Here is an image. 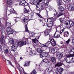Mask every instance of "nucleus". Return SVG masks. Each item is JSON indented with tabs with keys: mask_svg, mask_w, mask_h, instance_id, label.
Here are the masks:
<instances>
[{
	"mask_svg": "<svg viewBox=\"0 0 74 74\" xmlns=\"http://www.w3.org/2000/svg\"><path fill=\"white\" fill-rule=\"evenodd\" d=\"M40 37H38V38H36L34 39H33V41L34 42V44L35 46L34 47L35 48H36L37 47H40L41 45H42V47H48V45L50 44V43L51 45L53 47H55L56 45V41L53 39H52L50 41H48L45 44H41V43L39 42L38 43V40Z\"/></svg>",
	"mask_w": 74,
	"mask_h": 74,
	"instance_id": "1",
	"label": "nucleus"
},
{
	"mask_svg": "<svg viewBox=\"0 0 74 74\" xmlns=\"http://www.w3.org/2000/svg\"><path fill=\"white\" fill-rule=\"evenodd\" d=\"M58 4V11L59 12V14L57 16L58 18L61 15H63L64 14V8L62 6H60V5H62V0H57Z\"/></svg>",
	"mask_w": 74,
	"mask_h": 74,
	"instance_id": "2",
	"label": "nucleus"
},
{
	"mask_svg": "<svg viewBox=\"0 0 74 74\" xmlns=\"http://www.w3.org/2000/svg\"><path fill=\"white\" fill-rule=\"evenodd\" d=\"M55 28H56V32L54 34V38H59L60 37V34H61L64 31V29H65L63 28L60 31H58L57 30V29H59V27H57L56 26H54Z\"/></svg>",
	"mask_w": 74,
	"mask_h": 74,
	"instance_id": "3",
	"label": "nucleus"
},
{
	"mask_svg": "<svg viewBox=\"0 0 74 74\" xmlns=\"http://www.w3.org/2000/svg\"><path fill=\"white\" fill-rule=\"evenodd\" d=\"M49 21V23H47V26L49 27H51L53 25L54 21H55V18H49L47 19V22Z\"/></svg>",
	"mask_w": 74,
	"mask_h": 74,
	"instance_id": "4",
	"label": "nucleus"
},
{
	"mask_svg": "<svg viewBox=\"0 0 74 74\" xmlns=\"http://www.w3.org/2000/svg\"><path fill=\"white\" fill-rule=\"evenodd\" d=\"M50 60L47 59H44L41 63L42 65H45L46 66H48V64H49Z\"/></svg>",
	"mask_w": 74,
	"mask_h": 74,
	"instance_id": "5",
	"label": "nucleus"
},
{
	"mask_svg": "<svg viewBox=\"0 0 74 74\" xmlns=\"http://www.w3.org/2000/svg\"><path fill=\"white\" fill-rule=\"evenodd\" d=\"M56 55L57 58L59 59H60L63 57V54L60 52L58 51H56Z\"/></svg>",
	"mask_w": 74,
	"mask_h": 74,
	"instance_id": "6",
	"label": "nucleus"
},
{
	"mask_svg": "<svg viewBox=\"0 0 74 74\" xmlns=\"http://www.w3.org/2000/svg\"><path fill=\"white\" fill-rule=\"evenodd\" d=\"M6 31L7 34L8 35L10 34H12L14 33V30L12 28L8 27L7 28Z\"/></svg>",
	"mask_w": 74,
	"mask_h": 74,
	"instance_id": "7",
	"label": "nucleus"
},
{
	"mask_svg": "<svg viewBox=\"0 0 74 74\" xmlns=\"http://www.w3.org/2000/svg\"><path fill=\"white\" fill-rule=\"evenodd\" d=\"M18 45L20 47L26 45V40H24L23 41L21 40V41L17 43Z\"/></svg>",
	"mask_w": 74,
	"mask_h": 74,
	"instance_id": "8",
	"label": "nucleus"
},
{
	"mask_svg": "<svg viewBox=\"0 0 74 74\" xmlns=\"http://www.w3.org/2000/svg\"><path fill=\"white\" fill-rule=\"evenodd\" d=\"M63 69L62 67H59L56 69V73L58 74H61L63 71Z\"/></svg>",
	"mask_w": 74,
	"mask_h": 74,
	"instance_id": "9",
	"label": "nucleus"
},
{
	"mask_svg": "<svg viewBox=\"0 0 74 74\" xmlns=\"http://www.w3.org/2000/svg\"><path fill=\"white\" fill-rule=\"evenodd\" d=\"M27 2L25 0L21 1L19 5L21 6L22 5H23V6L25 7V6H26V5H27Z\"/></svg>",
	"mask_w": 74,
	"mask_h": 74,
	"instance_id": "10",
	"label": "nucleus"
},
{
	"mask_svg": "<svg viewBox=\"0 0 74 74\" xmlns=\"http://www.w3.org/2000/svg\"><path fill=\"white\" fill-rule=\"evenodd\" d=\"M0 42L2 44H5V40L4 39V36L2 35L0 39Z\"/></svg>",
	"mask_w": 74,
	"mask_h": 74,
	"instance_id": "11",
	"label": "nucleus"
},
{
	"mask_svg": "<svg viewBox=\"0 0 74 74\" xmlns=\"http://www.w3.org/2000/svg\"><path fill=\"white\" fill-rule=\"evenodd\" d=\"M4 53L6 56H8V55L9 51H8V48H7V47H4Z\"/></svg>",
	"mask_w": 74,
	"mask_h": 74,
	"instance_id": "12",
	"label": "nucleus"
},
{
	"mask_svg": "<svg viewBox=\"0 0 74 74\" xmlns=\"http://www.w3.org/2000/svg\"><path fill=\"white\" fill-rule=\"evenodd\" d=\"M11 50L12 51H14L15 52V51H16V46H15V45H12L11 47Z\"/></svg>",
	"mask_w": 74,
	"mask_h": 74,
	"instance_id": "13",
	"label": "nucleus"
},
{
	"mask_svg": "<svg viewBox=\"0 0 74 74\" xmlns=\"http://www.w3.org/2000/svg\"><path fill=\"white\" fill-rule=\"evenodd\" d=\"M50 52H51V53H55V49L52 47H50L49 49Z\"/></svg>",
	"mask_w": 74,
	"mask_h": 74,
	"instance_id": "14",
	"label": "nucleus"
},
{
	"mask_svg": "<svg viewBox=\"0 0 74 74\" xmlns=\"http://www.w3.org/2000/svg\"><path fill=\"white\" fill-rule=\"evenodd\" d=\"M49 0H44L43 4L45 6H48L49 3Z\"/></svg>",
	"mask_w": 74,
	"mask_h": 74,
	"instance_id": "15",
	"label": "nucleus"
},
{
	"mask_svg": "<svg viewBox=\"0 0 74 74\" xmlns=\"http://www.w3.org/2000/svg\"><path fill=\"white\" fill-rule=\"evenodd\" d=\"M7 4L9 5H12L13 3V0H8L7 1Z\"/></svg>",
	"mask_w": 74,
	"mask_h": 74,
	"instance_id": "16",
	"label": "nucleus"
},
{
	"mask_svg": "<svg viewBox=\"0 0 74 74\" xmlns=\"http://www.w3.org/2000/svg\"><path fill=\"white\" fill-rule=\"evenodd\" d=\"M10 14H17V12H15L14 8H12L10 10Z\"/></svg>",
	"mask_w": 74,
	"mask_h": 74,
	"instance_id": "17",
	"label": "nucleus"
},
{
	"mask_svg": "<svg viewBox=\"0 0 74 74\" xmlns=\"http://www.w3.org/2000/svg\"><path fill=\"white\" fill-rule=\"evenodd\" d=\"M74 23L72 21H70V22L69 23V28H71L73 26H74Z\"/></svg>",
	"mask_w": 74,
	"mask_h": 74,
	"instance_id": "18",
	"label": "nucleus"
},
{
	"mask_svg": "<svg viewBox=\"0 0 74 74\" xmlns=\"http://www.w3.org/2000/svg\"><path fill=\"white\" fill-rule=\"evenodd\" d=\"M69 36V33L68 32H66L64 33V37H68Z\"/></svg>",
	"mask_w": 74,
	"mask_h": 74,
	"instance_id": "19",
	"label": "nucleus"
},
{
	"mask_svg": "<svg viewBox=\"0 0 74 74\" xmlns=\"http://www.w3.org/2000/svg\"><path fill=\"white\" fill-rule=\"evenodd\" d=\"M28 21V18L25 17L24 19H23V21L24 23H27Z\"/></svg>",
	"mask_w": 74,
	"mask_h": 74,
	"instance_id": "20",
	"label": "nucleus"
},
{
	"mask_svg": "<svg viewBox=\"0 0 74 74\" xmlns=\"http://www.w3.org/2000/svg\"><path fill=\"white\" fill-rule=\"evenodd\" d=\"M48 30H49V29H47L45 31L44 35V36H47L49 35V32H48Z\"/></svg>",
	"mask_w": 74,
	"mask_h": 74,
	"instance_id": "21",
	"label": "nucleus"
},
{
	"mask_svg": "<svg viewBox=\"0 0 74 74\" xmlns=\"http://www.w3.org/2000/svg\"><path fill=\"white\" fill-rule=\"evenodd\" d=\"M51 60L52 62H53V63L56 62V58L53 57H51Z\"/></svg>",
	"mask_w": 74,
	"mask_h": 74,
	"instance_id": "22",
	"label": "nucleus"
},
{
	"mask_svg": "<svg viewBox=\"0 0 74 74\" xmlns=\"http://www.w3.org/2000/svg\"><path fill=\"white\" fill-rule=\"evenodd\" d=\"M70 54L69 56L71 57L72 56H73L74 55V49H71L70 51Z\"/></svg>",
	"mask_w": 74,
	"mask_h": 74,
	"instance_id": "23",
	"label": "nucleus"
},
{
	"mask_svg": "<svg viewBox=\"0 0 74 74\" xmlns=\"http://www.w3.org/2000/svg\"><path fill=\"white\" fill-rule=\"evenodd\" d=\"M8 19H7L6 21V26H8L9 27L11 26V23L10 22H8Z\"/></svg>",
	"mask_w": 74,
	"mask_h": 74,
	"instance_id": "24",
	"label": "nucleus"
},
{
	"mask_svg": "<svg viewBox=\"0 0 74 74\" xmlns=\"http://www.w3.org/2000/svg\"><path fill=\"white\" fill-rule=\"evenodd\" d=\"M30 12L29 10L27 9L26 8H25L23 10V12L24 14H26V13H29Z\"/></svg>",
	"mask_w": 74,
	"mask_h": 74,
	"instance_id": "25",
	"label": "nucleus"
},
{
	"mask_svg": "<svg viewBox=\"0 0 74 74\" xmlns=\"http://www.w3.org/2000/svg\"><path fill=\"white\" fill-rule=\"evenodd\" d=\"M30 62L25 61L24 63L25 64L24 65V66L26 67V66H29V63H30Z\"/></svg>",
	"mask_w": 74,
	"mask_h": 74,
	"instance_id": "26",
	"label": "nucleus"
},
{
	"mask_svg": "<svg viewBox=\"0 0 74 74\" xmlns=\"http://www.w3.org/2000/svg\"><path fill=\"white\" fill-rule=\"evenodd\" d=\"M69 10H70L71 11V10H74V5L72 4V5H71L69 8Z\"/></svg>",
	"mask_w": 74,
	"mask_h": 74,
	"instance_id": "27",
	"label": "nucleus"
},
{
	"mask_svg": "<svg viewBox=\"0 0 74 74\" xmlns=\"http://www.w3.org/2000/svg\"><path fill=\"white\" fill-rule=\"evenodd\" d=\"M62 66V64L60 62L57 63L55 65V67H56L58 66L59 67V66Z\"/></svg>",
	"mask_w": 74,
	"mask_h": 74,
	"instance_id": "28",
	"label": "nucleus"
},
{
	"mask_svg": "<svg viewBox=\"0 0 74 74\" xmlns=\"http://www.w3.org/2000/svg\"><path fill=\"white\" fill-rule=\"evenodd\" d=\"M70 21H66L65 22V25H66V26H69L70 25Z\"/></svg>",
	"mask_w": 74,
	"mask_h": 74,
	"instance_id": "29",
	"label": "nucleus"
},
{
	"mask_svg": "<svg viewBox=\"0 0 74 74\" xmlns=\"http://www.w3.org/2000/svg\"><path fill=\"white\" fill-rule=\"evenodd\" d=\"M9 41L11 44H14V41L12 39H10L9 40Z\"/></svg>",
	"mask_w": 74,
	"mask_h": 74,
	"instance_id": "30",
	"label": "nucleus"
},
{
	"mask_svg": "<svg viewBox=\"0 0 74 74\" xmlns=\"http://www.w3.org/2000/svg\"><path fill=\"white\" fill-rule=\"evenodd\" d=\"M37 51L38 53H41L42 51V50L40 48H39L37 49Z\"/></svg>",
	"mask_w": 74,
	"mask_h": 74,
	"instance_id": "31",
	"label": "nucleus"
},
{
	"mask_svg": "<svg viewBox=\"0 0 74 74\" xmlns=\"http://www.w3.org/2000/svg\"><path fill=\"white\" fill-rule=\"evenodd\" d=\"M25 32H27V33H29V31L28 30V28H27V25H25Z\"/></svg>",
	"mask_w": 74,
	"mask_h": 74,
	"instance_id": "32",
	"label": "nucleus"
},
{
	"mask_svg": "<svg viewBox=\"0 0 74 74\" xmlns=\"http://www.w3.org/2000/svg\"><path fill=\"white\" fill-rule=\"evenodd\" d=\"M36 34H40V33L39 32L38 33H34L33 32H32V34L31 35V37H35V35Z\"/></svg>",
	"mask_w": 74,
	"mask_h": 74,
	"instance_id": "33",
	"label": "nucleus"
},
{
	"mask_svg": "<svg viewBox=\"0 0 74 74\" xmlns=\"http://www.w3.org/2000/svg\"><path fill=\"white\" fill-rule=\"evenodd\" d=\"M47 70L48 72H51L52 70V67H50L48 69H47Z\"/></svg>",
	"mask_w": 74,
	"mask_h": 74,
	"instance_id": "34",
	"label": "nucleus"
},
{
	"mask_svg": "<svg viewBox=\"0 0 74 74\" xmlns=\"http://www.w3.org/2000/svg\"><path fill=\"white\" fill-rule=\"evenodd\" d=\"M49 8H47L46 9V11L47 12V14H48V11H49V10H51V9H52V8H51V7H49Z\"/></svg>",
	"mask_w": 74,
	"mask_h": 74,
	"instance_id": "35",
	"label": "nucleus"
},
{
	"mask_svg": "<svg viewBox=\"0 0 74 74\" xmlns=\"http://www.w3.org/2000/svg\"><path fill=\"white\" fill-rule=\"evenodd\" d=\"M59 20L60 21L61 23H63V21H64L63 18H60Z\"/></svg>",
	"mask_w": 74,
	"mask_h": 74,
	"instance_id": "36",
	"label": "nucleus"
},
{
	"mask_svg": "<svg viewBox=\"0 0 74 74\" xmlns=\"http://www.w3.org/2000/svg\"><path fill=\"white\" fill-rule=\"evenodd\" d=\"M36 73H37V72L36 71H35V70H34L32 72H31V74H36Z\"/></svg>",
	"mask_w": 74,
	"mask_h": 74,
	"instance_id": "37",
	"label": "nucleus"
},
{
	"mask_svg": "<svg viewBox=\"0 0 74 74\" xmlns=\"http://www.w3.org/2000/svg\"><path fill=\"white\" fill-rule=\"evenodd\" d=\"M36 9L37 11H40V8L39 7H38V6H37V5H36Z\"/></svg>",
	"mask_w": 74,
	"mask_h": 74,
	"instance_id": "38",
	"label": "nucleus"
},
{
	"mask_svg": "<svg viewBox=\"0 0 74 74\" xmlns=\"http://www.w3.org/2000/svg\"><path fill=\"white\" fill-rule=\"evenodd\" d=\"M63 1L65 3H69V2H70L71 0H63Z\"/></svg>",
	"mask_w": 74,
	"mask_h": 74,
	"instance_id": "39",
	"label": "nucleus"
},
{
	"mask_svg": "<svg viewBox=\"0 0 74 74\" xmlns=\"http://www.w3.org/2000/svg\"><path fill=\"white\" fill-rule=\"evenodd\" d=\"M7 61L8 62V63L10 64V66H13V65L12 64L11 62L10 61L8 60H7Z\"/></svg>",
	"mask_w": 74,
	"mask_h": 74,
	"instance_id": "40",
	"label": "nucleus"
},
{
	"mask_svg": "<svg viewBox=\"0 0 74 74\" xmlns=\"http://www.w3.org/2000/svg\"><path fill=\"white\" fill-rule=\"evenodd\" d=\"M70 39H69L67 41H66V44H69V42H70Z\"/></svg>",
	"mask_w": 74,
	"mask_h": 74,
	"instance_id": "41",
	"label": "nucleus"
},
{
	"mask_svg": "<svg viewBox=\"0 0 74 74\" xmlns=\"http://www.w3.org/2000/svg\"><path fill=\"white\" fill-rule=\"evenodd\" d=\"M0 49L1 53H3V50L2 49V46L0 45Z\"/></svg>",
	"mask_w": 74,
	"mask_h": 74,
	"instance_id": "42",
	"label": "nucleus"
},
{
	"mask_svg": "<svg viewBox=\"0 0 74 74\" xmlns=\"http://www.w3.org/2000/svg\"><path fill=\"white\" fill-rule=\"evenodd\" d=\"M32 55H35L36 54V51H34L32 52Z\"/></svg>",
	"mask_w": 74,
	"mask_h": 74,
	"instance_id": "43",
	"label": "nucleus"
},
{
	"mask_svg": "<svg viewBox=\"0 0 74 74\" xmlns=\"http://www.w3.org/2000/svg\"><path fill=\"white\" fill-rule=\"evenodd\" d=\"M38 2H37V5H39V3L41 2V1H42V0H38Z\"/></svg>",
	"mask_w": 74,
	"mask_h": 74,
	"instance_id": "44",
	"label": "nucleus"
},
{
	"mask_svg": "<svg viewBox=\"0 0 74 74\" xmlns=\"http://www.w3.org/2000/svg\"><path fill=\"white\" fill-rule=\"evenodd\" d=\"M71 38H72V42L73 45H74V37H72Z\"/></svg>",
	"mask_w": 74,
	"mask_h": 74,
	"instance_id": "45",
	"label": "nucleus"
},
{
	"mask_svg": "<svg viewBox=\"0 0 74 74\" xmlns=\"http://www.w3.org/2000/svg\"><path fill=\"white\" fill-rule=\"evenodd\" d=\"M16 21H20L21 20V18L19 17H17V18H16Z\"/></svg>",
	"mask_w": 74,
	"mask_h": 74,
	"instance_id": "46",
	"label": "nucleus"
},
{
	"mask_svg": "<svg viewBox=\"0 0 74 74\" xmlns=\"http://www.w3.org/2000/svg\"><path fill=\"white\" fill-rule=\"evenodd\" d=\"M41 54L43 55L44 56V54H45V53L43 52V51H42V52L40 53Z\"/></svg>",
	"mask_w": 74,
	"mask_h": 74,
	"instance_id": "47",
	"label": "nucleus"
},
{
	"mask_svg": "<svg viewBox=\"0 0 74 74\" xmlns=\"http://www.w3.org/2000/svg\"><path fill=\"white\" fill-rule=\"evenodd\" d=\"M34 14V12H32L31 13V16H33Z\"/></svg>",
	"mask_w": 74,
	"mask_h": 74,
	"instance_id": "48",
	"label": "nucleus"
},
{
	"mask_svg": "<svg viewBox=\"0 0 74 74\" xmlns=\"http://www.w3.org/2000/svg\"><path fill=\"white\" fill-rule=\"evenodd\" d=\"M49 55H48V53H46L45 54V56L46 58H48V56Z\"/></svg>",
	"mask_w": 74,
	"mask_h": 74,
	"instance_id": "49",
	"label": "nucleus"
},
{
	"mask_svg": "<svg viewBox=\"0 0 74 74\" xmlns=\"http://www.w3.org/2000/svg\"><path fill=\"white\" fill-rule=\"evenodd\" d=\"M40 57L41 58H42L43 57H44V56H43V55L42 54H40Z\"/></svg>",
	"mask_w": 74,
	"mask_h": 74,
	"instance_id": "50",
	"label": "nucleus"
},
{
	"mask_svg": "<svg viewBox=\"0 0 74 74\" xmlns=\"http://www.w3.org/2000/svg\"><path fill=\"white\" fill-rule=\"evenodd\" d=\"M29 55H30L31 56H32V55H33V53L31 51V52H30L29 53Z\"/></svg>",
	"mask_w": 74,
	"mask_h": 74,
	"instance_id": "51",
	"label": "nucleus"
},
{
	"mask_svg": "<svg viewBox=\"0 0 74 74\" xmlns=\"http://www.w3.org/2000/svg\"><path fill=\"white\" fill-rule=\"evenodd\" d=\"M38 16H39L40 18H42V16H41L40 14H38Z\"/></svg>",
	"mask_w": 74,
	"mask_h": 74,
	"instance_id": "52",
	"label": "nucleus"
},
{
	"mask_svg": "<svg viewBox=\"0 0 74 74\" xmlns=\"http://www.w3.org/2000/svg\"><path fill=\"white\" fill-rule=\"evenodd\" d=\"M16 66L17 67H19V64L17 63V64H16Z\"/></svg>",
	"mask_w": 74,
	"mask_h": 74,
	"instance_id": "53",
	"label": "nucleus"
},
{
	"mask_svg": "<svg viewBox=\"0 0 74 74\" xmlns=\"http://www.w3.org/2000/svg\"><path fill=\"white\" fill-rule=\"evenodd\" d=\"M35 1H34V0H33L32 1V3H33V4H34V3H35V2H34Z\"/></svg>",
	"mask_w": 74,
	"mask_h": 74,
	"instance_id": "54",
	"label": "nucleus"
},
{
	"mask_svg": "<svg viewBox=\"0 0 74 74\" xmlns=\"http://www.w3.org/2000/svg\"><path fill=\"white\" fill-rule=\"evenodd\" d=\"M5 9H6V10H7V8H8V6H5Z\"/></svg>",
	"mask_w": 74,
	"mask_h": 74,
	"instance_id": "55",
	"label": "nucleus"
},
{
	"mask_svg": "<svg viewBox=\"0 0 74 74\" xmlns=\"http://www.w3.org/2000/svg\"><path fill=\"white\" fill-rule=\"evenodd\" d=\"M39 21H40V22H42V23H43V21H42V20H40V19L39 20Z\"/></svg>",
	"mask_w": 74,
	"mask_h": 74,
	"instance_id": "56",
	"label": "nucleus"
},
{
	"mask_svg": "<svg viewBox=\"0 0 74 74\" xmlns=\"http://www.w3.org/2000/svg\"><path fill=\"white\" fill-rule=\"evenodd\" d=\"M61 44H63V42L62 41H61L60 42Z\"/></svg>",
	"mask_w": 74,
	"mask_h": 74,
	"instance_id": "57",
	"label": "nucleus"
},
{
	"mask_svg": "<svg viewBox=\"0 0 74 74\" xmlns=\"http://www.w3.org/2000/svg\"><path fill=\"white\" fill-rule=\"evenodd\" d=\"M53 29V28H51V30H53V29Z\"/></svg>",
	"mask_w": 74,
	"mask_h": 74,
	"instance_id": "58",
	"label": "nucleus"
},
{
	"mask_svg": "<svg viewBox=\"0 0 74 74\" xmlns=\"http://www.w3.org/2000/svg\"><path fill=\"white\" fill-rule=\"evenodd\" d=\"M0 26L1 27H3V25H0Z\"/></svg>",
	"mask_w": 74,
	"mask_h": 74,
	"instance_id": "59",
	"label": "nucleus"
},
{
	"mask_svg": "<svg viewBox=\"0 0 74 74\" xmlns=\"http://www.w3.org/2000/svg\"><path fill=\"white\" fill-rule=\"evenodd\" d=\"M20 59H21V60H22V57H20Z\"/></svg>",
	"mask_w": 74,
	"mask_h": 74,
	"instance_id": "60",
	"label": "nucleus"
},
{
	"mask_svg": "<svg viewBox=\"0 0 74 74\" xmlns=\"http://www.w3.org/2000/svg\"><path fill=\"white\" fill-rule=\"evenodd\" d=\"M66 62H67V63H70V62H68V61H66Z\"/></svg>",
	"mask_w": 74,
	"mask_h": 74,
	"instance_id": "61",
	"label": "nucleus"
},
{
	"mask_svg": "<svg viewBox=\"0 0 74 74\" xmlns=\"http://www.w3.org/2000/svg\"><path fill=\"white\" fill-rule=\"evenodd\" d=\"M73 55H74V49H73Z\"/></svg>",
	"mask_w": 74,
	"mask_h": 74,
	"instance_id": "62",
	"label": "nucleus"
},
{
	"mask_svg": "<svg viewBox=\"0 0 74 74\" xmlns=\"http://www.w3.org/2000/svg\"><path fill=\"white\" fill-rule=\"evenodd\" d=\"M44 70H43V71H42V72H44Z\"/></svg>",
	"mask_w": 74,
	"mask_h": 74,
	"instance_id": "63",
	"label": "nucleus"
},
{
	"mask_svg": "<svg viewBox=\"0 0 74 74\" xmlns=\"http://www.w3.org/2000/svg\"><path fill=\"white\" fill-rule=\"evenodd\" d=\"M3 57H4V56H2V58H3Z\"/></svg>",
	"mask_w": 74,
	"mask_h": 74,
	"instance_id": "64",
	"label": "nucleus"
}]
</instances>
